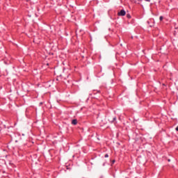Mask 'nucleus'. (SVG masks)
Listing matches in <instances>:
<instances>
[{"instance_id": "nucleus-1", "label": "nucleus", "mask_w": 178, "mask_h": 178, "mask_svg": "<svg viewBox=\"0 0 178 178\" xmlns=\"http://www.w3.org/2000/svg\"><path fill=\"white\" fill-rule=\"evenodd\" d=\"M119 16H126V11L124 10H121L120 12L118 13Z\"/></svg>"}, {"instance_id": "nucleus-2", "label": "nucleus", "mask_w": 178, "mask_h": 178, "mask_svg": "<svg viewBox=\"0 0 178 178\" xmlns=\"http://www.w3.org/2000/svg\"><path fill=\"white\" fill-rule=\"evenodd\" d=\"M72 124H74V125L77 124V120L76 119L72 120Z\"/></svg>"}, {"instance_id": "nucleus-3", "label": "nucleus", "mask_w": 178, "mask_h": 178, "mask_svg": "<svg viewBox=\"0 0 178 178\" xmlns=\"http://www.w3.org/2000/svg\"><path fill=\"white\" fill-rule=\"evenodd\" d=\"M127 19H131V15L130 14H127Z\"/></svg>"}, {"instance_id": "nucleus-4", "label": "nucleus", "mask_w": 178, "mask_h": 178, "mask_svg": "<svg viewBox=\"0 0 178 178\" xmlns=\"http://www.w3.org/2000/svg\"><path fill=\"white\" fill-rule=\"evenodd\" d=\"M159 19H160V21L162 22V21L163 20V17L161 16V17H159Z\"/></svg>"}, {"instance_id": "nucleus-5", "label": "nucleus", "mask_w": 178, "mask_h": 178, "mask_svg": "<svg viewBox=\"0 0 178 178\" xmlns=\"http://www.w3.org/2000/svg\"><path fill=\"white\" fill-rule=\"evenodd\" d=\"M109 156L108 155V154H105L104 157L108 158Z\"/></svg>"}, {"instance_id": "nucleus-6", "label": "nucleus", "mask_w": 178, "mask_h": 178, "mask_svg": "<svg viewBox=\"0 0 178 178\" xmlns=\"http://www.w3.org/2000/svg\"><path fill=\"white\" fill-rule=\"evenodd\" d=\"M145 2H151V0H145Z\"/></svg>"}, {"instance_id": "nucleus-7", "label": "nucleus", "mask_w": 178, "mask_h": 178, "mask_svg": "<svg viewBox=\"0 0 178 178\" xmlns=\"http://www.w3.org/2000/svg\"><path fill=\"white\" fill-rule=\"evenodd\" d=\"M175 130L178 131V126L176 127Z\"/></svg>"}, {"instance_id": "nucleus-8", "label": "nucleus", "mask_w": 178, "mask_h": 178, "mask_svg": "<svg viewBox=\"0 0 178 178\" xmlns=\"http://www.w3.org/2000/svg\"><path fill=\"white\" fill-rule=\"evenodd\" d=\"M113 120H116V117L113 118Z\"/></svg>"}, {"instance_id": "nucleus-9", "label": "nucleus", "mask_w": 178, "mask_h": 178, "mask_svg": "<svg viewBox=\"0 0 178 178\" xmlns=\"http://www.w3.org/2000/svg\"><path fill=\"white\" fill-rule=\"evenodd\" d=\"M33 42H35V38L33 39Z\"/></svg>"}, {"instance_id": "nucleus-10", "label": "nucleus", "mask_w": 178, "mask_h": 178, "mask_svg": "<svg viewBox=\"0 0 178 178\" xmlns=\"http://www.w3.org/2000/svg\"><path fill=\"white\" fill-rule=\"evenodd\" d=\"M113 163H115V160H113Z\"/></svg>"}, {"instance_id": "nucleus-11", "label": "nucleus", "mask_w": 178, "mask_h": 178, "mask_svg": "<svg viewBox=\"0 0 178 178\" xmlns=\"http://www.w3.org/2000/svg\"><path fill=\"white\" fill-rule=\"evenodd\" d=\"M168 162H170V159H168Z\"/></svg>"}]
</instances>
